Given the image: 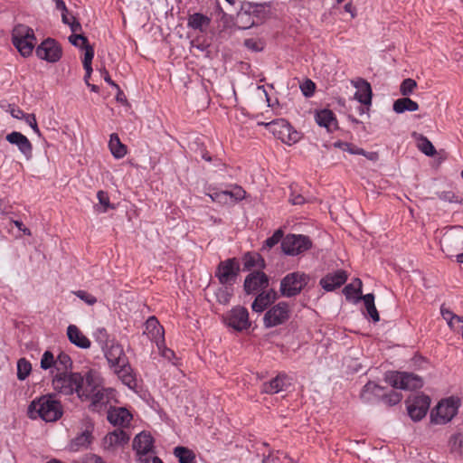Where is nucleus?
I'll return each mask as SVG.
<instances>
[{
	"label": "nucleus",
	"instance_id": "29",
	"mask_svg": "<svg viewBox=\"0 0 463 463\" xmlns=\"http://www.w3.org/2000/svg\"><path fill=\"white\" fill-rule=\"evenodd\" d=\"M69 340L76 346L87 349L90 346V340L75 326L70 325L67 328Z\"/></svg>",
	"mask_w": 463,
	"mask_h": 463
},
{
	"label": "nucleus",
	"instance_id": "51",
	"mask_svg": "<svg viewBox=\"0 0 463 463\" xmlns=\"http://www.w3.org/2000/svg\"><path fill=\"white\" fill-rule=\"evenodd\" d=\"M283 239V232L281 230H277L271 237L265 241V245L270 249Z\"/></svg>",
	"mask_w": 463,
	"mask_h": 463
},
{
	"label": "nucleus",
	"instance_id": "54",
	"mask_svg": "<svg viewBox=\"0 0 463 463\" xmlns=\"http://www.w3.org/2000/svg\"><path fill=\"white\" fill-rule=\"evenodd\" d=\"M304 96L311 97L314 94L316 84L311 80H307L301 86Z\"/></svg>",
	"mask_w": 463,
	"mask_h": 463
},
{
	"label": "nucleus",
	"instance_id": "19",
	"mask_svg": "<svg viewBox=\"0 0 463 463\" xmlns=\"http://www.w3.org/2000/svg\"><path fill=\"white\" fill-rule=\"evenodd\" d=\"M144 334L146 335L152 342L156 344L158 349H161V345L165 342V331L155 317H150L146 320Z\"/></svg>",
	"mask_w": 463,
	"mask_h": 463
},
{
	"label": "nucleus",
	"instance_id": "11",
	"mask_svg": "<svg viewBox=\"0 0 463 463\" xmlns=\"http://www.w3.org/2000/svg\"><path fill=\"white\" fill-rule=\"evenodd\" d=\"M406 403L408 414L413 420L417 421L420 420L427 414L430 400L427 395H414L409 397Z\"/></svg>",
	"mask_w": 463,
	"mask_h": 463
},
{
	"label": "nucleus",
	"instance_id": "62",
	"mask_svg": "<svg viewBox=\"0 0 463 463\" xmlns=\"http://www.w3.org/2000/svg\"><path fill=\"white\" fill-rule=\"evenodd\" d=\"M12 116L14 118H24V116H26V113H24L23 110H21L20 109H13L12 110Z\"/></svg>",
	"mask_w": 463,
	"mask_h": 463
},
{
	"label": "nucleus",
	"instance_id": "7",
	"mask_svg": "<svg viewBox=\"0 0 463 463\" xmlns=\"http://www.w3.org/2000/svg\"><path fill=\"white\" fill-rule=\"evenodd\" d=\"M240 272V263L235 258L221 261L217 266L215 276L222 285H232Z\"/></svg>",
	"mask_w": 463,
	"mask_h": 463
},
{
	"label": "nucleus",
	"instance_id": "35",
	"mask_svg": "<svg viewBox=\"0 0 463 463\" xmlns=\"http://www.w3.org/2000/svg\"><path fill=\"white\" fill-rule=\"evenodd\" d=\"M417 140V147L420 152L428 156H433L436 155V149L432 143L423 135L415 134L413 135Z\"/></svg>",
	"mask_w": 463,
	"mask_h": 463
},
{
	"label": "nucleus",
	"instance_id": "37",
	"mask_svg": "<svg viewBox=\"0 0 463 463\" xmlns=\"http://www.w3.org/2000/svg\"><path fill=\"white\" fill-rule=\"evenodd\" d=\"M362 299L364 300L367 314L373 320V322H378L380 320V316H379V313L374 305L373 294L369 293V294L364 295L362 297Z\"/></svg>",
	"mask_w": 463,
	"mask_h": 463
},
{
	"label": "nucleus",
	"instance_id": "36",
	"mask_svg": "<svg viewBox=\"0 0 463 463\" xmlns=\"http://www.w3.org/2000/svg\"><path fill=\"white\" fill-rule=\"evenodd\" d=\"M174 455L177 458L179 463H196L194 453L185 447L175 448Z\"/></svg>",
	"mask_w": 463,
	"mask_h": 463
},
{
	"label": "nucleus",
	"instance_id": "25",
	"mask_svg": "<svg viewBox=\"0 0 463 463\" xmlns=\"http://www.w3.org/2000/svg\"><path fill=\"white\" fill-rule=\"evenodd\" d=\"M108 420L114 426L127 427L132 420V415L125 408H113L108 413Z\"/></svg>",
	"mask_w": 463,
	"mask_h": 463
},
{
	"label": "nucleus",
	"instance_id": "17",
	"mask_svg": "<svg viewBox=\"0 0 463 463\" xmlns=\"http://www.w3.org/2000/svg\"><path fill=\"white\" fill-rule=\"evenodd\" d=\"M291 385V378L285 373H279L276 377L261 385V392L275 394L287 390Z\"/></svg>",
	"mask_w": 463,
	"mask_h": 463
},
{
	"label": "nucleus",
	"instance_id": "53",
	"mask_svg": "<svg viewBox=\"0 0 463 463\" xmlns=\"http://www.w3.org/2000/svg\"><path fill=\"white\" fill-rule=\"evenodd\" d=\"M69 41L71 44L82 48L84 45L89 43L88 38L82 34H72L69 37Z\"/></svg>",
	"mask_w": 463,
	"mask_h": 463
},
{
	"label": "nucleus",
	"instance_id": "46",
	"mask_svg": "<svg viewBox=\"0 0 463 463\" xmlns=\"http://www.w3.org/2000/svg\"><path fill=\"white\" fill-rule=\"evenodd\" d=\"M442 317L448 322L449 326H452L454 320H461L459 316L455 315L450 309L447 308L444 305L440 307Z\"/></svg>",
	"mask_w": 463,
	"mask_h": 463
},
{
	"label": "nucleus",
	"instance_id": "45",
	"mask_svg": "<svg viewBox=\"0 0 463 463\" xmlns=\"http://www.w3.org/2000/svg\"><path fill=\"white\" fill-rule=\"evenodd\" d=\"M55 367V359L52 352L45 351L41 359V368L47 370Z\"/></svg>",
	"mask_w": 463,
	"mask_h": 463
},
{
	"label": "nucleus",
	"instance_id": "33",
	"mask_svg": "<svg viewBox=\"0 0 463 463\" xmlns=\"http://www.w3.org/2000/svg\"><path fill=\"white\" fill-rule=\"evenodd\" d=\"M392 109L396 113L400 114L405 111H416L419 109V105L410 98L404 97L396 99L393 103Z\"/></svg>",
	"mask_w": 463,
	"mask_h": 463
},
{
	"label": "nucleus",
	"instance_id": "27",
	"mask_svg": "<svg viewBox=\"0 0 463 463\" xmlns=\"http://www.w3.org/2000/svg\"><path fill=\"white\" fill-rule=\"evenodd\" d=\"M105 356L112 369L120 365V364L127 363L128 359L124 353L123 347L118 344H112L106 351Z\"/></svg>",
	"mask_w": 463,
	"mask_h": 463
},
{
	"label": "nucleus",
	"instance_id": "20",
	"mask_svg": "<svg viewBox=\"0 0 463 463\" xmlns=\"http://www.w3.org/2000/svg\"><path fill=\"white\" fill-rule=\"evenodd\" d=\"M130 437L122 429H117L109 432L103 439V447L107 450H115L116 449L126 445Z\"/></svg>",
	"mask_w": 463,
	"mask_h": 463
},
{
	"label": "nucleus",
	"instance_id": "43",
	"mask_svg": "<svg viewBox=\"0 0 463 463\" xmlns=\"http://www.w3.org/2000/svg\"><path fill=\"white\" fill-rule=\"evenodd\" d=\"M71 365V357L64 353H61L55 359V369L57 371H66Z\"/></svg>",
	"mask_w": 463,
	"mask_h": 463
},
{
	"label": "nucleus",
	"instance_id": "63",
	"mask_svg": "<svg viewBox=\"0 0 463 463\" xmlns=\"http://www.w3.org/2000/svg\"><path fill=\"white\" fill-rule=\"evenodd\" d=\"M344 9L345 12L351 14L352 17L355 16L354 8L351 2L345 5Z\"/></svg>",
	"mask_w": 463,
	"mask_h": 463
},
{
	"label": "nucleus",
	"instance_id": "42",
	"mask_svg": "<svg viewBox=\"0 0 463 463\" xmlns=\"http://www.w3.org/2000/svg\"><path fill=\"white\" fill-rule=\"evenodd\" d=\"M416 88L417 82L413 79L408 78L402 81L400 92L402 96L407 97L411 95Z\"/></svg>",
	"mask_w": 463,
	"mask_h": 463
},
{
	"label": "nucleus",
	"instance_id": "34",
	"mask_svg": "<svg viewBox=\"0 0 463 463\" xmlns=\"http://www.w3.org/2000/svg\"><path fill=\"white\" fill-rule=\"evenodd\" d=\"M347 299L355 298V301L362 299V281L355 279L352 283L346 285L343 290Z\"/></svg>",
	"mask_w": 463,
	"mask_h": 463
},
{
	"label": "nucleus",
	"instance_id": "32",
	"mask_svg": "<svg viewBox=\"0 0 463 463\" xmlns=\"http://www.w3.org/2000/svg\"><path fill=\"white\" fill-rule=\"evenodd\" d=\"M244 269L250 270L252 269H261L265 267V260L260 254L256 252H247L243 256Z\"/></svg>",
	"mask_w": 463,
	"mask_h": 463
},
{
	"label": "nucleus",
	"instance_id": "40",
	"mask_svg": "<svg viewBox=\"0 0 463 463\" xmlns=\"http://www.w3.org/2000/svg\"><path fill=\"white\" fill-rule=\"evenodd\" d=\"M334 146L335 147H338L341 150L346 151L352 155H363V156L366 155L365 151L363 148H360L351 143L338 141V142H335L334 144Z\"/></svg>",
	"mask_w": 463,
	"mask_h": 463
},
{
	"label": "nucleus",
	"instance_id": "60",
	"mask_svg": "<svg viewBox=\"0 0 463 463\" xmlns=\"http://www.w3.org/2000/svg\"><path fill=\"white\" fill-rule=\"evenodd\" d=\"M55 8L61 12V14L68 13L65 2L63 0H54Z\"/></svg>",
	"mask_w": 463,
	"mask_h": 463
},
{
	"label": "nucleus",
	"instance_id": "41",
	"mask_svg": "<svg viewBox=\"0 0 463 463\" xmlns=\"http://www.w3.org/2000/svg\"><path fill=\"white\" fill-rule=\"evenodd\" d=\"M244 46L252 52H261L265 47V41L260 38H249L244 41Z\"/></svg>",
	"mask_w": 463,
	"mask_h": 463
},
{
	"label": "nucleus",
	"instance_id": "57",
	"mask_svg": "<svg viewBox=\"0 0 463 463\" xmlns=\"http://www.w3.org/2000/svg\"><path fill=\"white\" fill-rule=\"evenodd\" d=\"M68 25L74 33L81 30V24L73 15H71V22Z\"/></svg>",
	"mask_w": 463,
	"mask_h": 463
},
{
	"label": "nucleus",
	"instance_id": "23",
	"mask_svg": "<svg viewBox=\"0 0 463 463\" xmlns=\"http://www.w3.org/2000/svg\"><path fill=\"white\" fill-rule=\"evenodd\" d=\"M347 275L344 270H337L335 273L327 274L320 280V285L326 291H332L345 283Z\"/></svg>",
	"mask_w": 463,
	"mask_h": 463
},
{
	"label": "nucleus",
	"instance_id": "2",
	"mask_svg": "<svg viewBox=\"0 0 463 463\" xmlns=\"http://www.w3.org/2000/svg\"><path fill=\"white\" fill-rule=\"evenodd\" d=\"M62 414V405L54 394L42 395L33 399L27 409L30 419H41L45 422H55L61 418Z\"/></svg>",
	"mask_w": 463,
	"mask_h": 463
},
{
	"label": "nucleus",
	"instance_id": "47",
	"mask_svg": "<svg viewBox=\"0 0 463 463\" xmlns=\"http://www.w3.org/2000/svg\"><path fill=\"white\" fill-rule=\"evenodd\" d=\"M216 300L222 305H227L232 298V293L227 288H219L216 293Z\"/></svg>",
	"mask_w": 463,
	"mask_h": 463
},
{
	"label": "nucleus",
	"instance_id": "13",
	"mask_svg": "<svg viewBox=\"0 0 463 463\" xmlns=\"http://www.w3.org/2000/svg\"><path fill=\"white\" fill-rule=\"evenodd\" d=\"M225 323L228 326L236 331H242L250 326L249 320V312L244 307L237 306L233 307L225 317Z\"/></svg>",
	"mask_w": 463,
	"mask_h": 463
},
{
	"label": "nucleus",
	"instance_id": "14",
	"mask_svg": "<svg viewBox=\"0 0 463 463\" xmlns=\"http://www.w3.org/2000/svg\"><path fill=\"white\" fill-rule=\"evenodd\" d=\"M36 55L49 62H56L61 57V48L55 40L49 38L36 48Z\"/></svg>",
	"mask_w": 463,
	"mask_h": 463
},
{
	"label": "nucleus",
	"instance_id": "38",
	"mask_svg": "<svg viewBox=\"0 0 463 463\" xmlns=\"http://www.w3.org/2000/svg\"><path fill=\"white\" fill-rule=\"evenodd\" d=\"M382 391L383 388L381 386L373 382H369L364 386L361 392V398L366 402H373L371 395L373 394L379 396Z\"/></svg>",
	"mask_w": 463,
	"mask_h": 463
},
{
	"label": "nucleus",
	"instance_id": "26",
	"mask_svg": "<svg viewBox=\"0 0 463 463\" xmlns=\"http://www.w3.org/2000/svg\"><path fill=\"white\" fill-rule=\"evenodd\" d=\"M353 84L357 89L354 99L364 105H371L373 93L370 83L364 79H359L353 81Z\"/></svg>",
	"mask_w": 463,
	"mask_h": 463
},
{
	"label": "nucleus",
	"instance_id": "39",
	"mask_svg": "<svg viewBox=\"0 0 463 463\" xmlns=\"http://www.w3.org/2000/svg\"><path fill=\"white\" fill-rule=\"evenodd\" d=\"M32 371L31 363L25 358H21L17 362V378L21 381L25 380Z\"/></svg>",
	"mask_w": 463,
	"mask_h": 463
},
{
	"label": "nucleus",
	"instance_id": "18",
	"mask_svg": "<svg viewBox=\"0 0 463 463\" xmlns=\"http://www.w3.org/2000/svg\"><path fill=\"white\" fill-rule=\"evenodd\" d=\"M6 141L16 146L24 157L29 160L33 157V145L26 136L18 131H13L5 136Z\"/></svg>",
	"mask_w": 463,
	"mask_h": 463
},
{
	"label": "nucleus",
	"instance_id": "44",
	"mask_svg": "<svg viewBox=\"0 0 463 463\" xmlns=\"http://www.w3.org/2000/svg\"><path fill=\"white\" fill-rule=\"evenodd\" d=\"M82 49H84L82 65L83 67H87L89 70H90V67H92L91 64L94 57V49L92 46L90 45V43L84 45Z\"/></svg>",
	"mask_w": 463,
	"mask_h": 463
},
{
	"label": "nucleus",
	"instance_id": "10",
	"mask_svg": "<svg viewBox=\"0 0 463 463\" xmlns=\"http://www.w3.org/2000/svg\"><path fill=\"white\" fill-rule=\"evenodd\" d=\"M289 306L279 302L270 307L264 315L263 322L266 327H273L285 323L289 318Z\"/></svg>",
	"mask_w": 463,
	"mask_h": 463
},
{
	"label": "nucleus",
	"instance_id": "24",
	"mask_svg": "<svg viewBox=\"0 0 463 463\" xmlns=\"http://www.w3.org/2000/svg\"><path fill=\"white\" fill-rule=\"evenodd\" d=\"M277 299V292L273 289L263 290L255 298L251 308L254 312L260 313L264 311L271 303Z\"/></svg>",
	"mask_w": 463,
	"mask_h": 463
},
{
	"label": "nucleus",
	"instance_id": "1",
	"mask_svg": "<svg viewBox=\"0 0 463 463\" xmlns=\"http://www.w3.org/2000/svg\"><path fill=\"white\" fill-rule=\"evenodd\" d=\"M52 387L64 395L76 393L81 401H90L92 411H99L109 403L113 390L102 385V377L96 370L80 373H61L52 379Z\"/></svg>",
	"mask_w": 463,
	"mask_h": 463
},
{
	"label": "nucleus",
	"instance_id": "21",
	"mask_svg": "<svg viewBox=\"0 0 463 463\" xmlns=\"http://www.w3.org/2000/svg\"><path fill=\"white\" fill-rule=\"evenodd\" d=\"M92 430L87 428L80 434H78L74 439H72L68 444L67 448L71 452H78L88 449V447L92 442Z\"/></svg>",
	"mask_w": 463,
	"mask_h": 463
},
{
	"label": "nucleus",
	"instance_id": "48",
	"mask_svg": "<svg viewBox=\"0 0 463 463\" xmlns=\"http://www.w3.org/2000/svg\"><path fill=\"white\" fill-rule=\"evenodd\" d=\"M449 447L451 451L458 452L460 450L463 444V438L460 433L454 434L449 439Z\"/></svg>",
	"mask_w": 463,
	"mask_h": 463
},
{
	"label": "nucleus",
	"instance_id": "22",
	"mask_svg": "<svg viewBox=\"0 0 463 463\" xmlns=\"http://www.w3.org/2000/svg\"><path fill=\"white\" fill-rule=\"evenodd\" d=\"M114 373L118 375V379L125 385L129 388H134L137 385L136 375L133 372L131 365L129 364L128 359L127 363L120 364L116 368L113 369Z\"/></svg>",
	"mask_w": 463,
	"mask_h": 463
},
{
	"label": "nucleus",
	"instance_id": "4",
	"mask_svg": "<svg viewBox=\"0 0 463 463\" xmlns=\"http://www.w3.org/2000/svg\"><path fill=\"white\" fill-rule=\"evenodd\" d=\"M385 380L393 388L406 391L420 389L423 385L422 379L412 373L388 372Z\"/></svg>",
	"mask_w": 463,
	"mask_h": 463
},
{
	"label": "nucleus",
	"instance_id": "8",
	"mask_svg": "<svg viewBox=\"0 0 463 463\" xmlns=\"http://www.w3.org/2000/svg\"><path fill=\"white\" fill-rule=\"evenodd\" d=\"M307 284V277L298 272L288 274L280 283L282 296L290 298L298 295Z\"/></svg>",
	"mask_w": 463,
	"mask_h": 463
},
{
	"label": "nucleus",
	"instance_id": "15",
	"mask_svg": "<svg viewBox=\"0 0 463 463\" xmlns=\"http://www.w3.org/2000/svg\"><path fill=\"white\" fill-rule=\"evenodd\" d=\"M246 192L241 186H234L231 190H215L209 195L213 202L220 204H232L245 197Z\"/></svg>",
	"mask_w": 463,
	"mask_h": 463
},
{
	"label": "nucleus",
	"instance_id": "30",
	"mask_svg": "<svg viewBox=\"0 0 463 463\" xmlns=\"http://www.w3.org/2000/svg\"><path fill=\"white\" fill-rule=\"evenodd\" d=\"M109 147L113 156L117 159L123 158L128 152L127 146L120 141L118 135L116 133L110 135Z\"/></svg>",
	"mask_w": 463,
	"mask_h": 463
},
{
	"label": "nucleus",
	"instance_id": "28",
	"mask_svg": "<svg viewBox=\"0 0 463 463\" xmlns=\"http://www.w3.org/2000/svg\"><path fill=\"white\" fill-rule=\"evenodd\" d=\"M316 122L327 129L328 132L337 128V120L334 112L330 109H322L316 113Z\"/></svg>",
	"mask_w": 463,
	"mask_h": 463
},
{
	"label": "nucleus",
	"instance_id": "52",
	"mask_svg": "<svg viewBox=\"0 0 463 463\" xmlns=\"http://www.w3.org/2000/svg\"><path fill=\"white\" fill-rule=\"evenodd\" d=\"M97 198L99 200V203L100 205L103 206V213L107 212V210L109 208H113L111 205H110V202H109V194L108 193L100 190L98 192L97 194Z\"/></svg>",
	"mask_w": 463,
	"mask_h": 463
},
{
	"label": "nucleus",
	"instance_id": "58",
	"mask_svg": "<svg viewBox=\"0 0 463 463\" xmlns=\"http://www.w3.org/2000/svg\"><path fill=\"white\" fill-rule=\"evenodd\" d=\"M101 76L103 77L104 80L108 82L110 86L114 87L117 90H119V86L111 80L109 73L106 69H104V71H101Z\"/></svg>",
	"mask_w": 463,
	"mask_h": 463
},
{
	"label": "nucleus",
	"instance_id": "61",
	"mask_svg": "<svg viewBox=\"0 0 463 463\" xmlns=\"http://www.w3.org/2000/svg\"><path fill=\"white\" fill-rule=\"evenodd\" d=\"M14 224L22 231L26 235H31V231L24 227V223L21 221H14Z\"/></svg>",
	"mask_w": 463,
	"mask_h": 463
},
{
	"label": "nucleus",
	"instance_id": "9",
	"mask_svg": "<svg viewBox=\"0 0 463 463\" xmlns=\"http://www.w3.org/2000/svg\"><path fill=\"white\" fill-rule=\"evenodd\" d=\"M267 128L271 131L278 138L286 144L295 143L298 140L299 135L297 131H292L291 126L282 118L273 120L266 124Z\"/></svg>",
	"mask_w": 463,
	"mask_h": 463
},
{
	"label": "nucleus",
	"instance_id": "49",
	"mask_svg": "<svg viewBox=\"0 0 463 463\" xmlns=\"http://www.w3.org/2000/svg\"><path fill=\"white\" fill-rule=\"evenodd\" d=\"M75 295L87 303L90 306H92L97 303V298L90 293L85 291V290H78L75 292Z\"/></svg>",
	"mask_w": 463,
	"mask_h": 463
},
{
	"label": "nucleus",
	"instance_id": "56",
	"mask_svg": "<svg viewBox=\"0 0 463 463\" xmlns=\"http://www.w3.org/2000/svg\"><path fill=\"white\" fill-rule=\"evenodd\" d=\"M73 463H105L103 459L95 455V454H90L87 455L82 462L80 461H74Z\"/></svg>",
	"mask_w": 463,
	"mask_h": 463
},
{
	"label": "nucleus",
	"instance_id": "50",
	"mask_svg": "<svg viewBox=\"0 0 463 463\" xmlns=\"http://www.w3.org/2000/svg\"><path fill=\"white\" fill-rule=\"evenodd\" d=\"M402 399V395L396 391H392L390 393L385 394L383 396L384 402H386L389 405H395L399 403Z\"/></svg>",
	"mask_w": 463,
	"mask_h": 463
},
{
	"label": "nucleus",
	"instance_id": "3",
	"mask_svg": "<svg viewBox=\"0 0 463 463\" xmlns=\"http://www.w3.org/2000/svg\"><path fill=\"white\" fill-rule=\"evenodd\" d=\"M12 43L24 57L31 55L36 44L33 30L24 24L15 25L12 32Z\"/></svg>",
	"mask_w": 463,
	"mask_h": 463
},
{
	"label": "nucleus",
	"instance_id": "5",
	"mask_svg": "<svg viewBox=\"0 0 463 463\" xmlns=\"http://www.w3.org/2000/svg\"><path fill=\"white\" fill-rule=\"evenodd\" d=\"M459 405V399L453 396L440 401L431 411V421L435 424L450 421L457 414Z\"/></svg>",
	"mask_w": 463,
	"mask_h": 463
},
{
	"label": "nucleus",
	"instance_id": "59",
	"mask_svg": "<svg viewBox=\"0 0 463 463\" xmlns=\"http://www.w3.org/2000/svg\"><path fill=\"white\" fill-rule=\"evenodd\" d=\"M159 350L161 352L162 356H164L165 358H166L168 360H171L172 357L175 356V353L171 349L165 347L164 344L161 345V349H159Z\"/></svg>",
	"mask_w": 463,
	"mask_h": 463
},
{
	"label": "nucleus",
	"instance_id": "31",
	"mask_svg": "<svg viewBox=\"0 0 463 463\" xmlns=\"http://www.w3.org/2000/svg\"><path fill=\"white\" fill-rule=\"evenodd\" d=\"M210 18L201 13H194L188 17L187 25L194 30L200 32H205L206 28L210 24Z\"/></svg>",
	"mask_w": 463,
	"mask_h": 463
},
{
	"label": "nucleus",
	"instance_id": "12",
	"mask_svg": "<svg viewBox=\"0 0 463 463\" xmlns=\"http://www.w3.org/2000/svg\"><path fill=\"white\" fill-rule=\"evenodd\" d=\"M154 449V439L149 432L142 431L133 440V449L138 456L140 463H149L148 453Z\"/></svg>",
	"mask_w": 463,
	"mask_h": 463
},
{
	"label": "nucleus",
	"instance_id": "55",
	"mask_svg": "<svg viewBox=\"0 0 463 463\" xmlns=\"http://www.w3.org/2000/svg\"><path fill=\"white\" fill-rule=\"evenodd\" d=\"M23 119H24V121L33 128L34 133L40 135V129L33 114H26Z\"/></svg>",
	"mask_w": 463,
	"mask_h": 463
},
{
	"label": "nucleus",
	"instance_id": "64",
	"mask_svg": "<svg viewBox=\"0 0 463 463\" xmlns=\"http://www.w3.org/2000/svg\"><path fill=\"white\" fill-rule=\"evenodd\" d=\"M61 21L68 25L71 22V14H69V12L61 14Z\"/></svg>",
	"mask_w": 463,
	"mask_h": 463
},
{
	"label": "nucleus",
	"instance_id": "6",
	"mask_svg": "<svg viewBox=\"0 0 463 463\" xmlns=\"http://www.w3.org/2000/svg\"><path fill=\"white\" fill-rule=\"evenodd\" d=\"M312 246L310 239L302 234H288L281 242V247L284 253L288 255L300 254Z\"/></svg>",
	"mask_w": 463,
	"mask_h": 463
},
{
	"label": "nucleus",
	"instance_id": "16",
	"mask_svg": "<svg viewBox=\"0 0 463 463\" xmlns=\"http://www.w3.org/2000/svg\"><path fill=\"white\" fill-rule=\"evenodd\" d=\"M269 286L268 276L260 271L250 273L244 280V290L247 294H255L265 289Z\"/></svg>",
	"mask_w": 463,
	"mask_h": 463
}]
</instances>
